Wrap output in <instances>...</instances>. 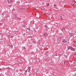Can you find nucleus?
I'll use <instances>...</instances> for the list:
<instances>
[{
	"label": "nucleus",
	"instance_id": "5",
	"mask_svg": "<svg viewBox=\"0 0 76 76\" xmlns=\"http://www.w3.org/2000/svg\"><path fill=\"white\" fill-rule=\"evenodd\" d=\"M22 27H23V28H26V25L24 24L22 25Z\"/></svg>",
	"mask_w": 76,
	"mask_h": 76
},
{
	"label": "nucleus",
	"instance_id": "2",
	"mask_svg": "<svg viewBox=\"0 0 76 76\" xmlns=\"http://www.w3.org/2000/svg\"><path fill=\"white\" fill-rule=\"evenodd\" d=\"M44 37H48V34L47 32H45L44 34Z\"/></svg>",
	"mask_w": 76,
	"mask_h": 76
},
{
	"label": "nucleus",
	"instance_id": "10",
	"mask_svg": "<svg viewBox=\"0 0 76 76\" xmlns=\"http://www.w3.org/2000/svg\"><path fill=\"white\" fill-rule=\"evenodd\" d=\"M17 19H18V20H20V19H21V18H18V17H17Z\"/></svg>",
	"mask_w": 76,
	"mask_h": 76
},
{
	"label": "nucleus",
	"instance_id": "20",
	"mask_svg": "<svg viewBox=\"0 0 76 76\" xmlns=\"http://www.w3.org/2000/svg\"><path fill=\"white\" fill-rule=\"evenodd\" d=\"M55 56H57V54L56 53V54H55Z\"/></svg>",
	"mask_w": 76,
	"mask_h": 76
},
{
	"label": "nucleus",
	"instance_id": "33",
	"mask_svg": "<svg viewBox=\"0 0 76 76\" xmlns=\"http://www.w3.org/2000/svg\"><path fill=\"white\" fill-rule=\"evenodd\" d=\"M7 69H8V68H7Z\"/></svg>",
	"mask_w": 76,
	"mask_h": 76
},
{
	"label": "nucleus",
	"instance_id": "13",
	"mask_svg": "<svg viewBox=\"0 0 76 76\" xmlns=\"http://www.w3.org/2000/svg\"><path fill=\"white\" fill-rule=\"evenodd\" d=\"M25 73H27V72H28V69L25 70Z\"/></svg>",
	"mask_w": 76,
	"mask_h": 76
},
{
	"label": "nucleus",
	"instance_id": "22",
	"mask_svg": "<svg viewBox=\"0 0 76 76\" xmlns=\"http://www.w3.org/2000/svg\"><path fill=\"white\" fill-rule=\"evenodd\" d=\"M23 10H24V9H25V7H24L23 8Z\"/></svg>",
	"mask_w": 76,
	"mask_h": 76
},
{
	"label": "nucleus",
	"instance_id": "21",
	"mask_svg": "<svg viewBox=\"0 0 76 76\" xmlns=\"http://www.w3.org/2000/svg\"><path fill=\"white\" fill-rule=\"evenodd\" d=\"M73 1H72V2H73ZM72 4H75V3H73V2H72Z\"/></svg>",
	"mask_w": 76,
	"mask_h": 76
},
{
	"label": "nucleus",
	"instance_id": "30",
	"mask_svg": "<svg viewBox=\"0 0 76 76\" xmlns=\"http://www.w3.org/2000/svg\"><path fill=\"white\" fill-rule=\"evenodd\" d=\"M0 76H2L1 75H0Z\"/></svg>",
	"mask_w": 76,
	"mask_h": 76
},
{
	"label": "nucleus",
	"instance_id": "18",
	"mask_svg": "<svg viewBox=\"0 0 76 76\" xmlns=\"http://www.w3.org/2000/svg\"><path fill=\"white\" fill-rule=\"evenodd\" d=\"M11 48H13V45H12L10 46Z\"/></svg>",
	"mask_w": 76,
	"mask_h": 76
},
{
	"label": "nucleus",
	"instance_id": "16",
	"mask_svg": "<svg viewBox=\"0 0 76 76\" xmlns=\"http://www.w3.org/2000/svg\"><path fill=\"white\" fill-rule=\"evenodd\" d=\"M28 70H31V67L30 66L28 67Z\"/></svg>",
	"mask_w": 76,
	"mask_h": 76
},
{
	"label": "nucleus",
	"instance_id": "29",
	"mask_svg": "<svg viewBox=\"0 0 76 76\" xmlns=\"http://www.w3.org/2000/svg\"><path fill=\"white\" fill-rule=\"evenodd\" d=\"M15 17H16V18H17V16H15Z\"/></svg>",
	"mask_w": 76,
	"mask_h": 76
},
{
	"label": "nucleus",
	"instance_id": "15",
	"mask_svg": "<svg viewBox=\"0 0 76 76\" xmlns=\"http://www.w3.org/2000/svg\"><path fill=\"white\" fill-rule=\"evenodd\" d=\"M53 6H54V7H57V5H56V4H54L53 5Z\"/></svg>",
	"mask_w": 76,
	"mask_h": 76
},
{
	"label": "nucleus",
	"instance_id": "7",
	"mask_svg": "<svg viewBox=\"0 0 76 76\" xmlns=\"http://www.w3.org/2000/svg\"><path fill=\"white\" fill-rule=\"evenodd\" d=\"M7 1L8 4H11V3H10V1H9V0H7Z\"/></svg>",
	"mask_w": 76,
	"mask_h": 76
},
{
	"label": "nucleus",
	"instance_id": "23",
	"mask_svg": "<svg viewBox=\"0 0 76 76\" xmlns=\"http://www.w3.org/2000/svg\"><path fill=\"white\" fill-rule=\"evenodd\" d=\"M20 9L21 10H23V8H21Z\"/></svg>",
	"mask_w": 76,
	"mask_h": 76
},
{
	"label": "nucleus",
	"instance_id": "12",
	"mask_svg": "<svg viewBox=\"0 0 76 76\" xmlns=\"http://www.w3.org/2000/svg\"><path fill=\"white\" fill-rule=\"evenodd\" d=\"M74 72H75V71H76V68H74Z\"/></svg>",
	"mask_w": 76,
	"mask_h": 76
},
{
	"label": "nucleus",
	"instance_id": "32",
	"mask_svg": "<svg viewBox=\"0 0 76 76\" xmlns=\"http://www.w3.org/2000/svg\"><path fill=\"white\" fill-rule=\"evenodd\" d=\"M2 24H1V25H2Z\"/></svg>",
	"mask_w": 76,
	"mask_h": 76
},
{
	"label": "nucleus",
	"instance_id": "4",
	"mask_svg": "<svg viewBox=\"0 0 76 76\" xmlns=\"http://www.w3.org/2000/svg\"><path fill=\"white\" fill-rule=\"evenodd\" d=\"M62 42H63V43H66L67 42V41H66V40L64 39L62 41Z\"/></svg>",
	"mask_w": 76,
	"mask_h": 76
},
{
	"label": "nucleus",
	"instance_id": "34",
	"mask_svg": "<svg viewBox=\"0 0 76 76\" xmlns=\"http://www.w3.org/2000/svg\"><path fill=\"white\" fill-rule=\"evenodd\" d=\"M62 16H63V15H62Z\"/></svg>",
	"mask_w": 76,
	"mask_h": 76
},
{
	"label": "nucleus",
	"instance_id": "35",
	"mask_svg": "<svg viewBox=\"0 0 76 76\" xmlns=\"http://www.w3.org/2000/svg\"><path fill=\"white\" fill-rule=\"evenodd\" d=\"M0 25H1L0 24Z\"/></svg>",
	"mask_w": 76,
	"mask_h": 76
},
{
	"label": "nucleus",
	"instance_id": "31",
	"mask_svg": "<svg viewBox=\"0 0 76 76\" xmlns=\"http://www.w3.org/2000/svg\"><path fill=\"white\" fill-rule=\"evenodd\" d=\"M61 34V35H63V34Z\"/></svg>",
	"mask_w": 76,
	"mask_h": 76
},
{
	"label": "nucleus",
	"instance_id": "11",
	"mask_svg": "<svg viewBox=\"0 0 76 76\" xmlns=\"http://www.w3.org/2000/svg\"><path fill=\"white\" fill-rule=\"evenodd\" d=\"M47 6H50V4H47L46 5Z\"/></svg>",
	"mask_w": 76,
	"mask_h": 76
},
{
	"label": "nucleus",
	"instance_id": "28",
	"mask_svg": "<svg viewBox=\"0 0 76 76\" xmlns=\"http://www.w3.org/2000/svg\"><path fill=\"white\" fill-rule=\"evenodd\" d=\"M64 63H65L66 62H64Z\"/></svg>",
	"mask_w": 76,
	"mask_h": 76
},
{
	"label": "nucleus",
	"instance_id": "26",
	"mask_svg": "<svg viewBox=\"0 0 76 76\" xmlns=\"http://www.w3.org/2000/svg\"><path fill=\"white\" fill-rule=\"evenodd\" d=\"M10 1V2H12V0H11Z\"/></svg>",
	"mask_w": 76,
	"mask_h": 76
},
{
	"label": "nucleus",
	"instance_id": "14",
	"mask_svg": "<svg viewBox=\"0 0 76 76\" xmlns=\"http://www.w3.org/2000/svg\"><path fill=\"white\" fill-rule=\"evenodd\" d=\"M45 28H48V26H47V25H46L45 26Z\"/></svg>",
	"mask_w": 76,
	"mask_h": 76
},
{
	"label": "nucleus",
	"instance_id": "1",
	"mask_svg": "<svg viewBox=\"0 0 76 76\" xmlns=\"http://www.w3.org/2000/svg\"><path fill=\"white\" fill-rule=\"evenodd\" d=\"M67 49L68 50H71L72 51H75V49L73 48L72 46H69L67 47Z\"/></svg>",
	"mask_w": 76,
	"mask_h": 76
},
{
	"label": "nucleus",
	"instance_id": "24",
	"mask_svg": "<svg viewBox=\"0 0 76 76\" xmlns=\"http://www.w3.org/2000/svg\"><path fill=\"white\" fill-rule=\"evenodd\" d=\"M23 48L24 49H25V47H23Z\"/></svg>",
	"mask_w": 76,
	"mask_h": 76
},
{
	"label": "nucleus",
	"instance_id": "25",
	"mask_svg": "<svg viewBox=\"0 0 76 76\" xmlns=\"http://www.w3.org/2000/svg\"><path fill=\"white\" fill-rule=\"evenodd\" d=\"M28 70V71H27V72H29V69L28 70V69H27Z\"/></svg>",
	"mask_w": 76,
	"mask_h": 76
},
{
	"label": "nucleus",
	"instance_id": "8",
	"mask_svg": "<svg viewBox=\"0 0 76 76\" xmlns=\"http://www.w3.org/2000/svg\"><path fill=\"white\" fill-rule=\"evenodd\" d=\"M64 56L65 57V58H67V55H64Z\"/></svg>",
	"mask_w": 76,
	"mask_h": 76
},
{
	"label": "nucleus",
	"instance_id": "17",
	"mask_svg": "<svg viewBox=\"0 0 76 76\" xmlns=\"http://www.w3.org/2000/svg\"><path fill=\"white\" fill-rule=\"evenodd\" d=\"M60 17L61 19H62V18H63V17L61 15L60 16Z\"/></svg>",
	"mask_w": 76,
	"mask_h": 76
},
{
	"label": "nucleus",
	"instance_id": "27",
	"mask_svg": "<svg viewBox=\"0 0 76 76\" xmlns=\"http://www.w3.org/2000/svg\"><path fill=\"white\" fill-rule=\"evenodd\" d=\"M27 29H28V30H29V29H28V28H27Z\"/></svg>",
	"mask_w": 76,
	"mask_h": 76
},
{
	"label": "nucleus",
	"instance_id": "9",
	"mask_svg": "<svg viewBox=\"0 0 76 76\" xmlns=\"http://www.w3.org/2000/svg\"><path fill=\"white\" fill-rule=\"evenodd\" d=\"M41 9L42 10H44V8L43 7H42L41 8Z\"/></svg>",
	"mask_w": 76,
	"mask_h": 76
},
{
	"label": "nucleus",
	"instance_id": "19",
	"mask_svg": "<svg viewBox=\"0 0 76 76\" xmlns=\"http://www.w3.org/2000/svg\"><path fill=\"white\" fill-rule=\"evenodd\" d=\"M46 31H48V29H46Z\"/></svg>",
	"mask_w": 76,
	"mask_h": 76
},
{
	"label": "nucleus",
	"instance_id": "3",
	"mask_svg": "<svg viewBox=\"0 0 76 76\" xmlns=\"http://www.w3.org/2000/svg\"><path fill=\"white\" fill-rule=\"evenodd\" d=\"M69 36H70V37H69V38H70L71 37H72V36H73V33H70V32H69Z\"/></svg>",
	"mask_w": 76,
	"mask_h": 76
},
{
	"label": "nucleus",
	"instance_id": "6",
	"mask_svg": "<svg viewBox=\"0 0 76 76\" xmlns=\"http://www.w3.org/2000/svg\"><path fill=\"white\" fill-rule=\"evenodd\" d=\"M64 30H65V28L64 27H63V28L62 29H61V31H63V30H64Z\"/></svg>",
	"mask_w": 76,
	"mask_h": 76
}]
</instances>
